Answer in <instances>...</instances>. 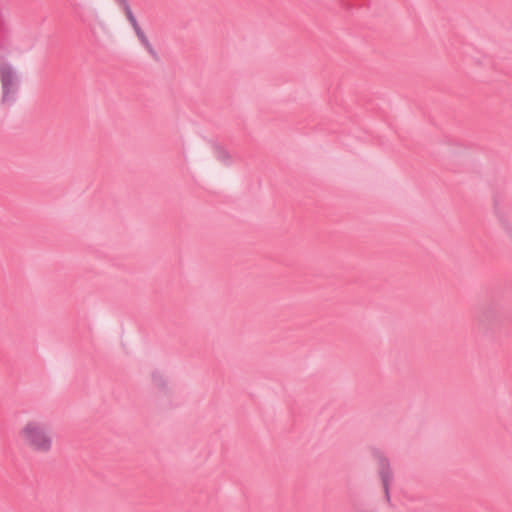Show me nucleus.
<instances>
[{
    "label": "nucleus",
    "instance_id": "f03ea898",
    "mask_svg": "<svg viewBox=\"0 0 512 512\" xmlns=\"http://www.w3.org/2000/svg\"><path fill=\"white\" fill-rule=\"evenodd\" d=\"M0 80L3 88V100H7L9 95L14 93L17 87V76L8 64H0Z\"/></svg>",
    "mask_w": 512,
    "mask_h": 512
},
{
    "label": "nucleus",
    "instance_id": "7ed1b4c3",
    "mask_svg": "<svg viewBox=\"0 0 512 512\" xmlns=\"http://www.w3.org/2000/svg\"><path fill=\"white\" fill-rule=\"evenodd\" d=\"M125 14H126L128 21L130 22L131 26L133 27V29L136 33V36L140 40V42L143 45L148 46L149 41H148L144 31L140 28L139 24L137 23L136 18L134 17L131 9L128 6H125Z\"/></svg>",
    "mask_w": 512,
    "mask_h": 512
},
{
    "label": "nucleus",
    "instance_id": "f257e3e1",
    "mask_svg": "<svg viewBox=\"0 0 512 512\" xmlns=\"http://www.w3.org/2000/svg\"><path fill=\"white\" fill-rule=\"evenodd\" d=\"M17 438L25 449L39 455L49 454L55 445L51 425L41 418L25 420L17 431Z\"/></svg>",
    "mask_w": 512,
    "mask_h": 512
},
{
    "label": "nucleus",
    "instance_id": "20e7f679",
    "mask_svg": "<svg viewBox=\"0 0 512 512\" xmlns=\"http://www.w3.org/2000/svg\"><path fill=\"white\" fill-rule=\"evenodd\" d=\"M215 151L219 154V156H221L224 160H229L230 159V156L222 149L220 148H215Z\"/></svg>",
    "mask_w": 512,
    "mask_h": 512
}]
</instances>
